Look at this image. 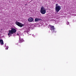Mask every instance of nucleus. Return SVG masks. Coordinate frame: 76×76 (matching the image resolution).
Listing matches in <instances>:
<instances>
[{"instance_id":"nucleus-17","label":"nucleus","mask_w":76,"mask_h":76,"mask_svg":"<svg viewBox=\"0 0 76 76\" xmlns=\"http://www.w3.org/2000/svg\"><path fill=\"white\" fill-rule=\"evenodd\" d=\"M31 34H30V35H31Z\"/></svg>"},{"instance_id":"nucleus-18","label":"nucleus","mask_w":76,"mask_h":76,"mask_svg":"<svg viewBox=\"0 0 76 76\" xmlns=\"http://www.w3.org/2000/svg\"><path fill=\"white\" fill-rule=\"evenodd\" d=\"M6 44H5V46H6Z\"/></svg>"},{"instance_id":"nucleus-8","label":"nucleus","mask_w":76,"mask_h":76,"mask_svg":"<svg viewBox=\"0 0 76 76\" xmlns=\"http://www.w3.org/2000/svg\"><path fill=\"white\" fill-rule=\"evenodd\" d=\"M20 35V32L18 31L15 33V36H19Z\"/></svg>"},{"instance_id":"nucleus-6","label":"nucleus","mask_w":76,"mask_h":76,"mask_svg":"<svg viewBox=\"0 0 76 76\" xmlns=\"http://www.w3.org/2000/svg\"><path fill=\"white\" fill-rule=\"evenodd\" d=\"M30 31V29L28 28H26L25 32H26L28 34L29 33V31Z\"/></svg>"},{"instance_id":"nucleus-16","label":"nucleus","mask_w":76,"mask_h":76,"mask_svg":"<svg viewBox=\"0 0 76 76\" xmlns=\"http://www.w3.org/2000/svg\"><path fill=\"white\" fill-rule=\"evenodd\" d=\"M32 36H34V34H32Z\"/></svg>"},{"instance_id":"nucleus-13","label":"nucleus","mask_w":76,"mask_h":76,"mask_svg":"<svg viewBox=\"0 0 76 76\" xmlns=\"http://www.w3.org/2000/svg\"><path fill=\"white\" fill-rule=\"evenodd\" d=\"M43 23H39V25H43Z\"/></svg>"},{"instance_id":"nucleus-1","label":"nucleus","mask_w":76,"mask_h":76,"mask_svg":"<svg viewBox=\"0 0 76 76\" xmlns=\"http://www.w3.org/2000/svg\"><path fill=\"white\" fill-rule=\"evenodd\" d=\"M16 31V30L14 28H12L11 30H10L9 31V33L8 34V35L9 36V37H10L12 35V34H13V33H15Z\"/></svg>"},{"instance_id":"nucleus-19","label":"nucleus","mask_w":76,"mask_h":76,"mask_svg":"<svg viewBox=\"0 0 76 76\" xmlns=\"http://www.w3.org/2000/svg\"><path fill=\"white\" fill-rule=\"evenodd\" d=\"M41 26H42V25H41Z\"/></svg>"},{"instance_id":"nucleus-4","label":"nucleus","mask_w":76,"mask_h":76,"mask_svg":"<svg viewBox=\"0 0 76 76\" xmlns=\"http://www.w3.org/2000/svg\"><path fill=\"white\" fill-rule=\"evenodd\" d=\"M50 28V29L52 32H56V31H55V28L54 26H51L50 25L48 26V28Z\"/></svg>"},{"instance_id":"nucleus-2","label":"nucleus","mask_w":76,"mask_h":76,"mask_svg":"<svg viewBox=\"0 0 76 76\" xmlns=\"http://www.w3.org/2000/svg\"><path fill=\"white\" fill-rule=\"evenodd\" d=\"M55 6V11L56 13H58V12H59V11L61 9V6L58 5L57 4H56Z\"/></svg>"},{"instance_id":"nucleus-11","label":"nucleus","mask_w":76,"mask_h":76,"mask_svg":"<svg viewBox=\"0 0 76 76\" xmlns=\"http://www.w3.org/2000/svg\"><path fill=\"white\" fill-rule=\"evenodd\" d=\"M30 28L32 29H34V24H30Z\"/></svg>"},{"instance_id":"nucleus-7","label":"nucleus","mask_w":76,"mask_h":76,"mask_svg":"<svg viewBox=\"0 0 76 76\" xmlns=\"http://www.w3.org/2000/svg\"><path fill=\"white\" fill-rule=\"evenodd\" d=\"M28 21L30 22H32L34 21V18H30L28 19Z\"/></svg>"},{"instance_id":"nucleus-3","label":"nucleus","mask_w":76,"mask_h":76,"mask_svg":"<svg viewBox=\"0 0 76 76\" xmlns=\"http://www.w3.org/2000/svg\"><path fill=\"white\" fill-rule=\"evenodd\" d=\"M40 12L43 15H44L46 13V9L44 7L42 6L41 8Z\"/></svg>"},{"instance_id":"nucleus-14","label":"nucleus","mask_w":76,"mask_h":76,"mask_svg":"<svg viewBox=\"0 0 76 76\" xmlns=\"http://www.w3.org/2000/svg\"><path fill=\"white\" fill-rule=\"evenodd\" d=\"M8 48H9V46H7V47H6V48H5V50H8Z\"/></svg>"},{"instance_id":"nucleus-10","label":"nucleus","mask_w":76,"mask_h":76,"mask_svg":"<svg viewBox=\"0 0 76 76\" xmlns=\"http://www.w3.org/2000/svg\"><path fill=\"white\" fill-rule=\"evenodd\" d=\"M0 43H1L0 45H3L4 44V43H3V40L1 39H0Z\"/></svg>"},{"instance_id":"nucleus-15","label":"nucleus","mask_w":76,"mask_h":76,"mask_svg":"<svg viewBox=\"0 0 76 76\" xmlns=\"http://www.w3.org/2000/svg\"><path fill=\"white\" fill-rule=\"evenodd\" d=\"M66 24H67V25H69V22H67Z\"/></svg>"},{"instance_id":"nucleus-5","label":"nucleus","mask_w":76,"mask_h":76,"mask_svg":"<svg viewBox=\"0 0 76 76\" xmlns=\"http://www.w3.org/2000/svg\"><path fill=\"white\" fill-rule=\"evenodd\" d=\"M15 23L17 25H18V26H19L20 27H23V26H25L24 24H23L17 21L15 22Z\"/></svg>"},{"instance_id":"nucleus-9","label":"nucleus","mask_w":76,"mask_h":76,"mask_svg":"<svg viewBox=\"0 0 76 76\" xmlns=\"http://www.w3.org/2000/svg\"><path fill=\"white\" fill-rule=\"evenodd\" d=\"M19 40L20 41H19V43H22V42L23 41V39H20V37L19 36Z\"/></svg>"},{"instance_id":"nucleus-12","label":"nucleus","mask_w":76,"mask_h":76,"mask_svg":"<svg viewBox=\"0 0 76 76\" xmlns=\"http://www.w3.org/2000/svg\"><path fill=\"white\" fill-rule=\"evenodd\" d=\"M41 19L38 18H36L35 19V22H38V21H39V20H41Z\"/></svg>"}]
</instances>
